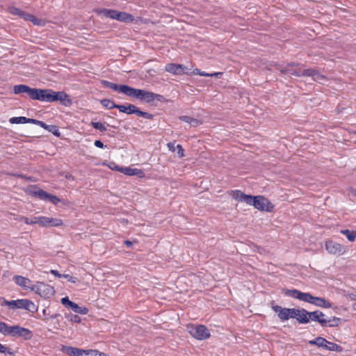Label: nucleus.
<instances>
[{
	"instance_id": "864d4df0",
	"label": "nucleus",
	"mask_w": 356,
	"mask_h": 356,
	"mask_svg": "<svg viewBox=\"0 0 356 356\" xmlns=\"http://www.w3.org/2000/svg\"><path fill=\"white\" fill-rule=\"evenodd\" d=\"M72 321H74V322H80L81 319L77 316H74L72 318H71Z\"/></svg>"
},
{
	"instance_id": "13d9d810",
	"label": "nucleus",
	"mask_w": 356,
	"mask_h": 356,
	"mask_svg": "<svg viewBox=\"0 0 356 356\" xmlns=\"http://www.w3.org/2000/svg\"><path fill=\"white\" fill-rule=\"evenodd\" d=\"M12 175H13V176H17V177H23V176H22V175L12 174Z\"/></svg>"
},
{
	"instance_id": "a19ab883",
	"label": "nucleus",
	"mask_w": 356,
	"mask_h": 356,
	"mask_svg": "<svg viewBox=\"0 0 356 356\" xmlns=\"http://www.w3.org/2000/svg\"><path fill=\"white\" fill-rule=\"evenodd\" d=\"M221 75H222V72H214V73L209 74L205 72H201V73H200V76H216V77L218 78Z\"/></svg>"
},
{
	"instance_id": "ea45409f",
	"label": "nucleus",
	"mask_w": 356,
	"mask_h": 356,
	"mask_svg": "<svg viewBox=\"0 0 356 356\" xmlns=\"http://www.w3.org/2000/svg\"><path fill=\"white\" fill-rule=\"evenodd\" d=\"M49 218L45 216H40V225L42 227H49Z\"/></svg>"
},
{
	"instance_id": "6e6d98bb",
	"label": "nucleus",
	"mask_w": 356,
	"mask_h": 356,
	"mask_svg": "<svg viewBox=\"0 0 356 356\" xmlns=\"http://www.w3.org/2000/svg\"><path fill=\"white\" fill-rule=\"evenodd\" d=\"M200 73H201V72L200 71V70H198L197 68L193 70V71L192 72L193 74H198V75H200Z\"/></svg>"
},
{
	"instance_id": "7ed1b4c3",
	"label": "nucleus",
	"mask_w": 356,
	"mask_h": 356,
	"mask_svg": "<svg viewBox=\"0 0 356 356\" xmlns=\"http://www.w3.org/2000/svg\"><path fill=\"white\" fill-rule=\"evenodd\" d=\"M0 332L5 336L21 338L24 340H30L33 337L32 332L28 328L19 325H8L1 321Z\"/></svg>"
},
{
	"instance_id": "f8f14e48",
	"label": "nucleus",
	"mask_w": 356,
	"mask_h": 356,
	"mask_svg": "<svg viewBox=\"0 0 356 356\" xmlns=\"http://www.w3.org/2000/svg\"><path fill=\"white\" fill-rule=\"evenodd\" d=\"M325 249L332 254H343L347 248L345 245L338 243L334 241H327L325 243Z\"/></svg>"
},
{
	"instance_id": "473e14b6",
	"label": "nucleus",
	"mask_w": 356,
	"mask_h": 356,
	"mask_svg": "<svg viewBox=\"0 0 356 356\" xmlns=\"http://www.w3.org/2000/svg\"><path fill=\"white\" fill-rule=\"evenodd\" d=\"M29 21L31 22L34 25L37 26H44L45 24L42 19L36 17L33 15H31Z\"/></svg>"
},
{
	"instance_id": "a18cd8bd",
	"label": "nucleus",
	"mask_w": 356,
	"mask_h": 356,
	"mask_svg": "<svg viewBox=\"0 0 356 356\" xmlns=\"http://www.w3.org/2000/svg\"><path fill=\"white\" fill-rule=\"evenodd\" d=\"M349 296L352 300L355 301V302L353 304V307L355 310H356V295L350 294Z\"/></svg>"
},
{
	"instance_id": "7c9ffc66",
	"label": "nucleus",
	"mask_w": 356,
	"mask_h": 356,
	"mask_svg": "<svg viewBox=\"0 0 356 356\" xmlns=\"http://www.w3.org/2000/svg\"><path fill=\"white\" fill-rule=\"evenodd\" d=\"M49 227H59L61 226L63 222L61 219L49 218Z\"/></svg>"
},
{
	"instance_id": "3c124183",
	"label": "nucleus",
	"mask_w": 356,
	"mask_h": 356,
	"mask_svg": "<svg viewBox=\"0 0 356 356\" xmlns=\"http://www.w3.org/2000/svg\"><path fill=\"white\" fill-rule=\"evenodd\" d=\"M124 243L128 247V248H130L133 245V242L132 241H128V240H126L124 241Z\"/></svg>"
},
{
	"instance_id": "9b49d317",
	"label": "nucleus",
	"mask_w": 356,
	"mask_h": 356,
	"mask_svg": "<svg viewBox=\"0 0 356 356\" xmlns=\"http://www.w3.org/2000/svg\"><path fill=\"white\" fill-rule=\"evenodd\" d=\"M59 101L65 106H70L72 104V100L69 95L64 91L56 92L51 89L49 102Z\"/></svg>"
},
{
	"instance_id": "aec40b11",
	"label": "nucleus",
	"mask_w": 356,
	"mask_h": 356,
	"mask_svg": "<svg viewBox=\"0 0 356 356\" xmlns=\"http://www.w3.org/2000/svg\"><path fill=\"white\" fill-rule=\"evenodd\" d=\"M43 129L47 130L49 132L52 133L54 136L59 137L60 136V133L57 126L54 124L48 125L45 124L44 122L37 120L36 124Z\"/></svg>"
},
{
	"instance_id": "20e7f679",
	"label": "nucleus",
	"mask_w": 356,
	"mask_h": 356,
	"mask_svg": "<svg viewBox=\"0 0 356 356\" xmlns=\"http://www.w3.org/2000/svg\"><path fill=\"white\" fill-rule=\"evenodd\" d=\"M128 96L138 99L139 100L145 102L146 103H152L154 101L161 102H167L165 97L161 95L131 87H130Z\"/></svg>"
},
{
	"instance_id": "9d476101",
	"label": "nucleus",
	"mask_w": 356,
	"mask_h": 356,
	"mask_svg": "<svg viewBox=\"0 0 356 356\" xmlns=\"http://www.w3.org/2000/svg\"><path fill=\"white\" fill-rule=\"evenodd\" d=\"M29 194L31 196L36 197L41 200L49 202L54 205H56L58 202H60V200L57 196L48 193L44 190L36 186H33L29 190Z\"/></svg>"
},
{
	"instance_id": "09e8293b",
	"label": "nucleus",
	"mask_w": 356,
	"mask_h": 356,
	"mask_svg": "<svg viewBox=\"0 0 356 356\" xmlns=\"http://www.w3.org/2000/svg\"><path fill=\"white\" fill-rule=\"evenodd\" d=\"M167 145L170 151H172V152L175 151L176 147L175 146V144L173 143H168Z\"/></svg>"
},
{
	"instance_id": "6e6552de",
	"label": "nucleus",
	"mask_w": 356,
	"mask_h": 356,
	"mask_svg": "<svg viewBox=\"0 0 356 356\" xmlns=\"http://www.w3.org/2000/svg\"><path fill=\"white\" fill-rule=\"evenodd\" d=\"M187 331L197 340H206L210 337V331L203 325L188 324Z\"/></svg>"
},
{
	"instance_id": "f704fd0d",
	"label": "nucleus",
	"mask_w": 356,
	"mask_h": 356,
	"mask_svg": "<svg viewBox=\"0 0 356 356\" xmlns=\"http://www.w3.org/2000/svg\"><path fill=\"white\" fill-rule=\"evenodd\" d=\"M243 196H244V193H242L241 191L236 190V191H234L232 192L233 198L239 202L242 201Z\"/></svg>"
},
{
	"instance_id": "ddd939ff",
	"label": "nucleus",
	"mask_w": 356,
	"mask_h": 356,
	"mask_svg": "<svg viewBox=\"0 0 356 356\" xmlns=\"http://www.w3.org/2000/svg\"><path fill=\"white\" fill-rule=\"evenodd\" d=\"M37 89L27 85L19 84L14 86L13 92L15 95L25 93L30 99L35 100Z\"/></svg>"
},
{
	"instance_id": "6ab92c4d",
	"label": "nucleus",
	"mask_w": 356,
	"mask_h": 356,
	"mask_svg": "<svg viewBox=\"0 0 356 356\" xmlns=\"http://www.w3.org/2000/svg\"><path fill=\"white\" fill-rule=\"evenodd\" d=\"M51 89L38 88L36 91L35 100L49 102Z\"/></svg>"
},
{
	"instance_id": "bf43d9fd",
	"label": "nucleus",
	"mask_w": 356,
	"mask_h": 356,
	"mask_svg": "<svg viewBox=\"0 0 356 356\" xmlns=\"http://www.w3.org/2000/svg\"><path fill=\"white\" fill-rule=\"evenodd\" d=\"M353 194L356 196V189L353 191Z\"/></svg>"
},
{
	"instance_id": "f257e3e1",
	"label": "nucleus",
	"mask_w": 356,
	"mask_h": 356,
	"mask_svg": "<svg viewBox=\"0 0 356 356\" xmlns=\"http://www.w3.org/2000/svg\"><path fill=\"white\" fill-rule=\"evenodd\" d=\"M286 294L300 301L310 303L316 307L330 308L332 306L329 300L323 298L313 296L309 293L302 292L301 291H286Z\"/></svg>"
},
{
	"instance_id": "bb28decb",
	"label": "nucleus",
	"mask_w": 356,
	"mask_h": 356,
	"mask_svg": "<svg viewBox=\"0 0 356 356\" xmlns=\"http://www.w3.org/2000/svg\"><path fill=\"white\" fill-rule=\"evenodd\" d=\"M340 232L345 235L349 241H354L356 238V231H350L349 229H341Z\"/></svg>"
},
{
	"instance_id": "412c9836",
	"label": "nucleus",
	"mask_w": 356,
	"mask_h": 356,
	"mask_svg": "<svg viewBox=\"0 0 356 356\" xmlns=\"http://www.w3.org/2000/svg\"><path fill=\"white\" fill-rule=\"evenodd\" d=\"M119 170L126 175L134 176L137 175L139 177H145V173L142 170L137 168H131L130 167L121 168Z\"/></svg>"
},
{
	"instance_id": "5701e85b",
	"label": "nucleus",
	"mask_w": 356,
	"mask_h": 356,
	"mask_svg": "<svg viewBox=\"0 0 356 356\" xmlns=\"http://www.w3.org/2000/svg\"><path fill=\"white\" fill-rule=\"evenodd\" d=\"M116 108H118L120 111V112L122 113H125L127 114H135L137 109V106L133 104H128L127 106L118 104Z\"/></svg>"
},
{
	"instance_id": "423d86ee",
	"label": "nucleus",
	"mask_w": 356,
	"mask_h": 356,
	"mask_svg": "<svg viewBox=\"0 0 356 356\" xmlns=\"http://www.w3.org/2000/svg\"><path fill=\"white\" fill-rule=\"evenodd\" d=\"M96 13L103 15L106 17L116 19L122 22L131 23L134 20V17L132 15L126 12L118 11L116 10L102 8L97 10Z\"/></svg>"
},
{
	"instance_id": "37998d69",
	"label": "nucleus",
	"mask_w": 356,
	"mask_h": 356,
	"mask_svg": "<svg viewBox=\"0 0 356 356\" xmlns=\"http://www.w3.org/2000/svg\"><path fill=\"white\" fill-rule=\"evenodd\" d=\"M176 149H177V153L179 154V156L180 158H182L184 156V150L181 145H177L176 146Z\"/></svg>"
},
{
	"instance_id": "5fc2aeb1",
	"label": "nucleus",
	"mask_w": 356,
	"mask_h": 356,
	"mask_svg": "<svg viewBox=\"0 0 356 356\" xmlns=\"http://www.w3.org/2000/svg\"><path fill=\"white\" fill-rule=\"evenodd\" d=\"M24 219H25V217H24V216H17V217L15 218V220H17V221H24Z\"/></svg>"
},
{
	"instance_id": "2eb2a0df",
	"label": "nucleus",
	"mask_w": 356,
	"mask_h": 356,
	"mask_svg": "<svg viewBox=\"0 0 356 356\" xmlns=\"http://www.w3.org/2000/svg\"><path fill=\"white\" fill-rule=\"evenodd\" d=\"M101 83L103 86L106 87V88H111L115 91H119L120 92H122L126 95L128 96V94H129V89H130V86H127V85H117L114 83H112V82H110L108 81H106V80H102L101 81Z\"/></svg>"
},
{
	"instance_id": "de8ad7c7",
	"label": "nucleus",
	"mask_w": 356,
	"mask_h": 356,
	"mask_svg": "<svg viewBox=\"0 0 356 356\" xmlns=\"http://www.w3.org/2000/svg\"><path fill=\"white\" fill-rule=\"evenodd\" d=\"M31 220L33 222V225L35 224H40V216H35L31 219Z\"/></svg>"
},
{
	"instance_id": "c9c22d12",
	"label": "nucleus",
	"mask_w": 356,
	"mask_h": 356,
	"mask_svg": "<svg viewBox=\"0 0 356 356\" xmlns=\"http://www.w3.org/2000/svg\"><path fill=\"white\" fill-rule=\"evenodd\" d=\"M312 79L314 81L320 83L326 79L325 76L320 74L317 70H316L315 73L314 74Z\"/></svg>"
},
{
	"instance_id": "c85d7f7f",
	"label": "nucleus",
	"mask_w": 356,
	"mask_h": 356,
	"mask_svg": "<svg viewBox=\"0 0 356 356\" xmlns=\"http://www.w3.org/2000/svg\"><path fill=\"white\" fill-rule=\"evenodd\" d=\"M325 350H331V351H336V352H341L342 348L337 343L330 342L327 341V343L326 345Z\"/></svg>"
},
{
	"instance_id": "4468645a",
	"label": "nucleus",
	"mask_w": 356,
	"mask_h": 356,
	"mask_svg": "<svg viewBox=\"0 0 356 356\" xmlns=\"http://www.w3.org/2000/svg\"><path fill=\"white\" fill-rule=\"evenodd\" d=\"M61 303L67 309H72L75 313L80 314H86L88 309L86 307H79L77 304L72 302L67 297L61 299Z\"/></svg>"
},
{
	"instance_id": "0eeeda50",
	"label": "nucleus",
	"mask_w": 356,
	"mask_h": 356,
	"mask_svg": "<svg viewBox=\"0 0 356 356\" xmlns=\"http://www.w3.org/2000/svg\"><path fill=\"white\" fill-rule=\"evenodd\" d=\"M60 350L68 356H108L97 350L81 349L69 346H63Z\"/></svg>"
},
{
	"instance_id": "a211bd4d",
	"label": "nucleus",
	"mask_w": 356,
	"mask_h": 356,
	"mask_svg": "<svg viewBox=\"0 0 356 356\" xmlns=\"http://www.w3.org/2000/svg\"><path fill=\"white\" fill-rule=\"evenodd\" d=\"M13 280L17 285L21 287L34 289L32 282L26 277H22L21 275H15L13 277Z\"/></svg>"
},
{
	"instance_id": "e433bc0d",
	"label": "nucleus",
	"mask_w": 356,
	"mask_h": 356,
	"mask_svg": "<svg viewBox=\"0 0 356 356\" xmlns=\"http://www.w3.org/2000/svg\"><path fill=\"white\" fill-rule=\"evenodd\" d=\"M315 72H316V70H314V69L304 70L301 71V76L313 77Z\"/></svg>"
},
{
	"instance_id": "dca6fc26",
	"label": "nucleus",
	"mask_w": 356,
	"mask_h": 356,
	"mask_svg": "<svg viewBox=\"0 0 356 356\" xmlns=\"http://www.w3.org/2000/svg\"><path fill=\"white\" fill-rule=\"evenodd\" d=\"M165 70L166 72L172 73L174 75L188 74V72H186L187 67L181 64L169 63L165 65Z\"/></svg>"
},
{
	"instance_id": "c756f323",
	"label": "nucleus",
	"mask_w": 356,
	"mask_h": 356,
	"mask_svg": "<svg viewBox=\"0 0 356 356\" xmlns=\"http://www.w3.org/2000/svg\"><path fill=\"white\" fill-rule=\"evenodd\" d=\"M0 353L8 354L9 355H15L14 351L8 346L0 343Z\"/></svg>"
},
{
	"instance_id": "c03bdc74",
	"label": "nucleus",
	"mask_w": 356,
	"mask_h": 356,
	"mask_svg": "<svg viewBox=\"0 0 356 356\" xmlns=\"http://www.w3.org/2000/svg\"><path fill=\"white\" fill-rule=\"evenodd\" d=\"M31 15V14L27 13H26L24 11H22V13H21V15L19 16V17L24 19L26 21H29Z\"/></svg>"
},
{
	"instance_id": "4c0bfd02",
	"label": "nucleus",
	"mask_w": 356,
	"mask_h": 356,
	"mask_svg": "<svg viewBox=\"0 0 356 356\" xmlns=\"http://www.w3.org/2000/svg\"><path fill=\"white\" fill-rule=\"evenodd\" d=\"M254 198V196L244 194V196L241 202H245L249 205H252L253 203Z\"/></svg>"
},
{
	"instance_id": "a878e982",
	"label": "nucleus",
	"mask_w": 356,
	"mask_h": 356,
	"mask_svg": "<svg viewBox=\"0 0 356 356\" xmlns=\"http://www.w3.org/2000/svg\"><path fill=\"white\" fill-rule=\"evenodd\" d=\"M281 73L285 74H291L294 75L296 76H301V70H295L290 69L289 67H280L277 68Z\"/></svg>"
},
{
	"instance_id": "2f4dec72",
	"label": "nucleus",
	"mask_w": 356,
	"mask_h": 356,
	"mask_svg": "<svg viewBox=\"0 0 356 356\" xmlns=\"http://www.w3.org/2000/svg\"><path fill=\"white\" fill-rule=\"evenodd\" d=\"M135 114H136L138 116L143 117L148 120H152L154 117L152 114L149 113L147 112L142 111L138 107Z\"/></svg>"
},
{
	"instance_id": "79ce46f5",
	"label": "nucleus",
	"mask_w": 356,
	"mask_h": 356,
	"mask_svg": "<svg viewBox=\"0 0 356 356\" xmlns=\"http://www.w3.org/2000/svg\"><path fill=\"white\" fill-rule=\"evenodd\" d=\"M63 277L67 280V282L75 283L76 281H79L76 277H74L68 274L62 275Z\"/></svg>"
},
{
	"instance_id": "4be33fe9",
	"label": "nucleus",
	"mask_w": 356,
	"mask_h": 356,
	"mask_svg": "<svg viewBox=\"0 0 356 356\" xmlns=\"http://www.w3.org/2000/svg\"><path fill=\"white\" fill-rule=\"evenodd\" d=\"M36 119L28 118L26 117H13L9 120V122L11 124H25V123H32L36 124Z\"/></svg>"
},
{
	"instance_id": "f3484780",
	"label": "nucleus",
	"mask_w": 356,
	"mask_h": 356,
	"mask_svg": "<svg viewBox=\"0 0 356 356\" xmlns=\"http://www.w3.org/2000/svg\"><path fill=\"white\" fill-rule=\"evenodd\" d=\"M268 204H270V202L266 198L263 196H254L252 205L260 211H269Z\"/></svg>"
},
{
	"instance_id": "cd10ccee",
	"label": "nucleus",
	"mask_w": 356,
	"mask_h": 356,
	"mask_svg": "<svg viewBox=\"0 0 356 356\" xmlns=\"http://www.w3.org/2000/svg\"><path fill=\"white\" fill-rule=\"evenodd\" d=\"M100 103L103 106L108 109H112L118 106V104H115L113 101L108 99H102Z\"/></svg>"
},
{
	"instance_id": "39448f33",
	"label": "nucleus",
	"mask_w": 356,
	"mask_h": 356,
	"mask_svg": "<svg viewBox=\"0 0 356 356\" xmlns=\"http://www.w3.org/2000/svg\"><path fill=\"white\" fill-rule=\"evenodd\" d=\"M272 309L277 314L281 321H286L291 318H294L301 324L302 309L286 308L274 305L272 307Z\"/></svg>"
},
{
	"instance_id": "393cba45",
	"label": "nucleus",
	"mask_w": 356,
	"mask_h": 356,
	"mask_svg": "<svg viewBox=\"0 0 356 356\" xmlns=\"http://www.w3.org/2000/svg\"><path fill=\"white\" fill-rule=\"evenodd\" d=\"M179 120L191 124L193 127H197L201 124V122L199 120L187 115L180 116Z\"/></svg>"
},
{
	"instance_id": "8fccbe9b",
	"label": "nucleus",
	"mask_w": 356,
	"mask_h": 356,
	"mask_svg": "<svg viewBox=\"0 0 356 356\" xmlns=\"http://www.w3.org/2000/svg\"><path fill=\"white\" fill-rule=\"evenodd\" d=\"M51 274H53V275H56V277H60V278H62V277H63V276H62V275H63V274H60V273H59L57 270H51Z\"/></svg>"
},
{
	"instance_id": "f03ea898",
	"label": "nucleus",
	"mask_w": 356,
	"mask_h": 356,
	"mask_svg": "<svg viewBox=\"0 0 356 356\" xmlns=\"http://www.w3.org/2000/svg\"><path fill=\"white\" fill-rule=\"evenodd\" d=\"M302 316L301 324H307L309 323L310 321H312L318 322L322 325H329L330 326H337L341 322L339 318H333L332 320H327L325 315L320 311L307 312L302 309Z\"/></svg>"
},
{
	"instance_id": "b1692460",
	"label": "nucleus",
	"mask_w": 356,
	"mask_h": 356,
	"mask_svg": "<svg viewBox=\"0 0 356 356\" xmlns=\"http://www.w3.org/2000/svg\"><path fill=\"white\" fill-rule=\"evenodd\" d=\"M308 343L311 345H315L325 350L327 341L325 339L319 337L313 340L309 341Z\"/></svg>"
},
{
	"instance_id": "49530a36",
	"label": "nucleus",
	"mask_w": 356,
	"mask_h": 356,
	"mask_svg": "<svg viewBox=\"0 0 356 356\" xmlns=\"http://www.w3.org/2000/svg\"><path fill=\"white\" fill-rule=\"evenodd\" d=\"M95 145L97 147H99V148H103L104 147L103 143L101 140H97L95 141Z\"/></svg>"
},
{
	"instance_id": "72a5a7b5",
	"label": "nucleus",
	"mask_w": 356,
	"mask_h": 356,
	"mask_svg": "<svg viewBox=\"0 0 356 356\" xmlns=\"http://www.w3.org/2000/svg\"><path fill=\"white\" fill-rule=\"evenodd\" d=\"M90 125L96 129H98L100 131H106V127L104 126V124H102V122H91L90 123Z\"/></svg>"
},
{
	"instance_id": "4d7b16f0",
	"label": "nucleus",
	"mask_w": 356,
	"mask_h": 356,
	"mask_svg": "<svg viewBox=\"0 0 356 356\" xmlns=\"http://www.w3.org/2000/svg\"><path fill=\"white\" fill-rule=\"evenodd\" d=\"M298 65H299V63H289L287 65L288 67L298 66Z\"/></svg>"
},
{
	"instance_id": "1a4fd4ad",
	"label": "nucleus",
	"mask_w": 356,
	"mask_h": 356,
	"mask_svg": "<svg viewBox=\"0 0 356 356\" xmlns=\"http://www.w3.org/2000/svg\"><path fill=\"white\" fill-rule=\"evenodd\" d=\"M2 305H7L10 309H25L29 312H34L37 310V307L35 304L26 299H21L16 300L8 301L3 300Z\"/></svg>"
},
{
	"instance_id": "58836bf2",
	"label": "nucleus",
	"mask_w": 356,
	"mask_h": 356,
	"mask_svg": "<svg viewBox=\"0 0 356 356\" xmlns=\"http://www.w3.org/2000/svg\"><path fill=\"white\" fill-rule=\"evenodd\" d=\"M9 13L14 15L20 16L21 13L23 10H20L19 8H17L16 7H9L8 8Z\"/></svg>"
},
{
	"instance_id": "603ef678",
	"label": "nucleus",
	"mask_w": 356,
	"mask_h": 356,
	"mask_svg": "<svg viewBox=\"0 0 356 356\" xmlns=\"http://www.w3.org/2000/svg\"><path fill=\"white\" fill-rule=\"evenodd\" d=\"M24 222L27 225H33V222L27 217H25Z\"/></svg>"
}]
</instances>
